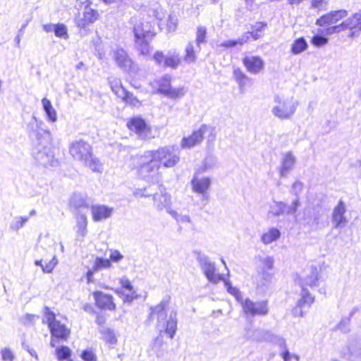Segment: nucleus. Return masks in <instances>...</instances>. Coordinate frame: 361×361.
Wrapping results in <instances>:
<instances>
[{"label":"nucleus","instance_id":"obj_1","mask_svg":"<svg viewBox=\"0 0 361 361\" xmlns=\"http://www.w3.org/2000/svg\"><path fill=\"white\" fill-rule=\"evenodd\" d=\"M44 123L38 120L35 116H32L28 123V130L36 134V137L39 142L37 152L35 157L37 161L45 167L55 166L56 161L54 159L49 147L51 133L47 129H42Z\"/></svg>","mask_w":361,"mask_h":361},{"label":"nucleus","instance_id":"obj_2","mask_svg":"<svg viewBox=\"0 0 361 361\" xmlns=\"http://www.w3.org/2000/svg\"><path fill=\"white\" fill-rule=\"evenodd\" d=\"M168 305L167 300H162L160 303L150 308L151 312L149 319L157 316V328L160 332L165 331L171 338H173L177 329V314L176 312H171L169 318L166 319L165 309Z\"/></svg>","mask_w":361,"mask_h":361},{"label":"nucleus","instance_id":"obj_3","mask_svg":"<svg viewBox=\"0 0 361 361\" xmlns=\"http://www.w3.org/2000/svg\"><path fill=\"white\" fill-rule=\"evenodd\" d=\"M298 102L293 97L276 94L271 106V114L279 120L288 121L293 118Z\"/></svg>","mask_w":361,"mask_h":361},{"label":"nucleus","instance_id":"obj_4","mask_svg":"<svg viewBox=\"0 0 361 361\" xmlns=\"http://www.w3.org/2000/svg\"><path fill=\"white\" fill-rule=\"evenodd\" d=\"M43 312V323L48 325L51 336L50 345L55 347L58 341H66L70 336V329L57 320L54 312L48 307H44Z\"/></svg>","mask_w":361,"mask_h":361},{"label":"nucleus","instance_id":"obj_5","mask_svg":"<svg viewBox=\"0 0 361 361\" xmlns=\"http://www.w3.org/2000/svg\"><path fill=\"white\" fill-rule=\"evenodd\" d=\"M197 259L201 269L209 282L217 283L223 281L228 292L239 300L240 291L236 288L233 287L231 282L227 281L223 274L216 273V269L214 262L207 256L200 253L197 254Z\"/></svg>","mask_w":361,"mask_h":361},{"label":"nucleus","instance_id":"obj_6","mask_svg":"<svg viewBox=\"0 0 361 361\" xmlns=\"http://www.w3.org/2000/svg\"><path fill=\"white\" fill-rule=\"evenodd\" d=\"M160 164L155 160L152 152L146 151L137 159V169L139 176L149 181L157 180L159 177Z\"/></svg>","mask_w":361,"mask_h":361},{"label":"nucleus","instance_id":"obj_7","mask_svg":"<svg viewBox=\"0 0 361 361\" xmlns=\"http://www.w3.org/2000/svg\"><path fill=\"white\" fill-rule=\"evenodd\" d=\"M150 152L158 164L166 168L175 166L180 160V152L176 146H166Z\"/></svg>","mask_w":361,"mask_h":361},{"label":"nucleus","instance_id":"obj_8","mask_svg":"<svg viewBox=\"0 0 361 361\" xmlns=\"http://www.w3.org/2000/svg\"><path fill=\"white\" fill-rule=\"evenodd\" d=\"M171 76L165 75L164 76L154 80L151 85L153 87H157V92L166 96L170 99H177L183 97L185 92L183 88H172L171 87Z\"/></svg>","mask_w":361,"mask_h":361},{"label":"nucleus","instance_id":"obj_9","mask_svg":"<svg viewBox=\"0 0 361 361\" xmlns=\"http://www.w3.org/2000/svg\"><path fill=\"white\" fill-rule=\"evenodd\" d=\"M240 302L243 311L247 317L264 316L269 312L268 304L266 300L253 302L249 298L243 300L241 293H240L239 300Z\"/></svg>","mask_w":361,"mask_h":361},{"label":"nucleus","instance_id":"obj_10","mask_svg":"<svg viewBox=\"0 0 361 361\" xmlns=\"http://www.w3.org/2000/svg\"><path fill=\"white\" fill-rule=\"evenodd\" d=\"M200 169H197L191 180V188L193 192L201 195L202 200H207L212 179L209 176H202Z\"/></svg>","mask_w":361,"mask_h":361},{"label":"nucleus","instance_id":"obj_11","mask_svg":"<svg viewBox=\"0 0 361 361\" xmlns=\"http://www.w3.org/2000/svg\"><path fill=\"white\" fill-rule=\"evenodd\" d=\"M322 280V267L320 264L311 265L304 271L303 276L301 278V286L317 288Z\"/></svg>","mask_w":361,"mask_h":361},{"label":"nucleus","instance_id":"obj_12","mask_svg":"<svg viewBox=\"0 0 361 361\" xmlns=\"http://www.w3.org/2000/svg\"><path fill=\"white\" fill-rule=\"evenodd\" d=\"M69 152L74 159L82 163L91 157L92 154V147L82 140L73 142L70 145Z\"/></svg>","mask_w":361,"mask_h":361},{"label":"nucleus","instance_id":"obj_13","mask_svg":"<svg viewBox=\"0 0 361 361\" xmlns=\"http://www.w3.org/2000/svg\"><path fill=\"white\" fill-rule=\"evenodd\" d=\"M127 126L130 130L135 132L141 139L147 140L152 137L149 126L141 117L135 116L130 118L127 122Z\"/></svg>","mask_w":361,"mask_h":361},{"label":"nucleus","instance_id":"obj_14","mask_svg":"<svg viewBox=\"0 0 361 361\" xmlns=\"http://www.w3.org/2000/svg\"><path fill=\"white\" fill-rule=\"evenodd\" d=\"M300 295V298L297 302V305L293 310V314L295 317H303L305 314V312L303 311V309L310 307L313 304L314 302V296L304 286H302Z\"/></svg>","mask_w":361,"mask_h":361},{"label":"nucleus","instance_id":"obj_15","mask_svg":"<svg viewBox=\"0 0 361 361\" xmlns=\"http://www.w3.org/2000/svg\"><path fill=\"white\" fill-rule=\"evenodd\" d=\"M207 130L206 125H202L197 130H194L191 135L184 137L180 141V147L183 149H190L199 145L204 139Z\"/></svg>","mask_w":361,"mask_h":361},{"label":"nucleus","instance_id":"obj_16","mask_svg":"<svg viewBox=\"0 0 361 361\" xmlns=\"http://www.w3.org/2000/svg\"><path fill=\"white\" fill-rule=\"evenodd\" d=\"M132 21L135 23L133 32L136 38V43H138L139 40H144L154 36L153 27L150 23L142 20L136 21L135 18H132Z\"/></svg>","mask_w":361,"mask_h":361},{"label":"nucleus","instance_id":"obj_17","mask_svg":"<svg viewBox=\"0 0 361 361\" xmlns=\"http://www.w3.org/2000/svg\"><path fill=\"white\" fill-rule=\"evenodd\" d=\"M341 23L344 31L347 30L350 31V37H357L361 31V10L343 20Z\"/></svg>","mask_w":361,"mask_h":361},{"label":"nucleus","instance_id":"obj_18","mask_svg":"<svg viewBox=\"0 0 361 361\" xmlns=\"http://www.w3.org/2000/svg\"><path fill=\"white\" fill-rule=\"evenodd\" d=\"M347 16L348 11L345 9L331 11L317 19L316 25L320 27H324L326 25L336 24Z\"/></svg>","mask_w":361,"mask_h":361},{"label":"nucleus","instance_id":"obj_19","mask_svg":"<svg viewBox=\"0 0 361 361\" xmlns=\"http://www.w3.org/2000/svg\"><path fill=\"white\" fill-rule=\"evenodd\" d=\"M99 18L98 11L87 6L84 8L82 17H78L75 21L77 26L80 28H86L95 23Z\"/></svg>","mask_w":361,"mask_h":361},{"label":"nucleus","instance_id":"obj_20","mask_svg":"<svg viewBox=\"0 0 361 361\" xmlns=\"http://www.w3.org/2000/svg\"><path fill=\"white\" fill-rule=\"evenodd\" d=\"M345 204L343 201L340 200L337 205L334 208L332 212L331 221L334 228L343 227L347 224L348 220L345 216Z\"/></svg>","mask_w":361,"mask_h":361},{"label":"nucleus","instance_id":"obj_21","mask_svg":"<svg viewBox=\"0 0 361 361\" xmlns=\"http://www.w3.org/2000/svg\"><path fill=\"white\" fill-rule=\"evenodd\" d=\"M120 283L121 288L116 289L115 292L123 298L125 302H131L136 296L130 281L126 277H123L120 279Z\"/></svg>","mask_w":361,"mask_h":361},{"label":"nucleus","instance_id":"obj_22","mask_svg":"<svg viewBox=\"0 0 361 361\" xmlns=\"http://www.w3.org/2000/svg\"><path fill=\"white\" fill-rule=\"evenodd\" d=\"M243 63L252 74H257L264 68V61L258 56H246L243 59Z\"/></svg>","mask_w":361,"mask_h":361},{"label":"nucleus","instance_id":"obj_23","mask_svg":"<svg viewBox=\"0 0 361 361\" xmlns=\"http://www.w3.org/2000/svg\"><path fill=\"white\" fill-rule=\"evenodd\" d=\"M296 157L291 152L283 154L281 159L279 173L281 177H287L288 173L294 169L296 163Z\"/></svg>","mask_w":361,"mask_h":361},{"label":"nucleus","instance_id":"obj_24","mask_svg":"<svg viewBox=\"0 0 361 361\" xmlns=\"http://www.w3.org/2000/svg\"><path fill=\"white\" fill-rule=\"evenodd\" d=\"M114 208L104 204H95L91 207L92 219L94 221H101L110 218L114 213Z\"/></svg>","mask_w":361,"mask_h":361},{"label":"nucleus","instance_id":"obj_25","mask_svg":"<svg viewBox=\"0 0 361 361\" xmlns=\"http://www.w3.org/2000/svg\"><path fill=\"white\" fill-rule=\"evenodd\" d=\"M266 336H267V339H269L270 341L277 344L279 347L283 348V350H285L286 349H288L286 341L283 338H282L279 336L271 334L267 331H262L260 329L255 330L254 335H253V339L256 340V341H259V340L262 339L264 337L265 338Z\"/></svg>","mask_w":361,"mask_h":361},{"label":"nucleus","instance_id":"obj_26","mask_svg":"<svg viewBox=\"0 0 361 361\" xmlns=\"http://www.w3.org/2000/svg\"><path fill=\"white\" fill-rule=\"evenodd\" d=\"M94 297L98 307L109 310H115L116 305L111 295L97 291L94 293Z\"/></svg>","mask_w":361,"mask_h":361},{"label":"nucleus","instance_id":"obj_27","mask_svg":"<svg viewBox=\"0 0 361 361\" xmlns=\"http://www.w3.org/2000/svg\"><path fill=\"white\" fill-rule=\"evenodd\" d=\"M114 58L116 64L121 68L126 70L131 66V59L129 58L126 51L122 48H116L114 51Z\"/></svg>","mask_w":361,"mask_h":361},{"label":"nucleus","instance_id":"obj_28","mask_svg":"<svg viewBox=\"0 0 361 361\" xmlns=\"http://www.w3.org/2000/svg\"><path fill=\"white\" fill-rule=\"evenodd\" d=\"M200 49V46L195 44L192 41L189 42L185 49L184 61L187 63H195Z\"/></svg>","mask_w":361,"mask_h":361},{"label":"nucleus","instance_id":"obj_29","mask_svg":"<svg viewBox=\"0 0 361 361\" xmlns=\"http://www.w3.org/2000/svg\"><path fill=\"white\" fill-rule=\"evenodd\" d=\"M154 205L159 210L167 208L171 204L170 195L165 191L160 190L153 195Z\"/></svg>","mask_w":361,"mask_h":361},{"label":"nucleus","instance_id":"obj_30","mask_svg":"<svg viewBox=\"0 0 361 361\" xmlns=\"http://www.w3.org/2000/svg\"><path fill=\"white\" fill-rule=\"evenodd\" d=\"M272 276L273 274L269 271L259 270L253 276V281L258 287L266 286L271 282Z\"/></svg>","mask_w":361,"mask_h":361},{"label":"nucleus","instance_id":"obj_31","mask_svg":"<svg viewBox=\"0 0 361 361\" xmlns=\"http://www.w3.org/2000/svg\"><path fill=\"white\" fill-rule=\"evenodd\" d=\"M180 62L181 59L179 53L176 50H171L168 51L167 54L166 55L164 66L176 69L180 65Z\"/></svg>","mask_w":361,"mask_h":361},{"label":"nucleus","instance_id":"obj_32","mask_svg":"<svg viewBox=\"0 0 361 361\" xmlns=\"http://www.w3.org/2000/svg\"><path fill=\"white\" fill-rule=\"evenodd\" d=\"M87 219L85 214H80L77 216L76 224V238L80 240L87 234Z\"/></svg>","mask_w":361,"mask_h":361},{"label":"nucleus","instance_id":"obj_33","mask_svg":"<svg viewBox=\"0 0 361 361\" xmlns=\"http://www.w3.org/2000/svg\"><path fill=\"white\" fill-rule=\"evenodd\" d=\"M148 14L158 20L159 26L161 25V22L166 18V16L168 15L166 11L159 4L154 5L149 8Z\"/></svg>","mask_w":361,"mask_h":361},{"label":"nucleus","instance_id":"obj_34","mask_svg":"<svg viewBox=\"0 0 361 361\" xmlns=\"http://www.w3.org/2000/svg\"><path fill=\"white\" fill-rule=\"evenodd\" d=\"M233 77L238 84L241 92H245L247 83L251 82V79L247 77L240 68H235L233 71Z\"/></svg>","mask_w":361,"mask_h":361},{"label":"nucleus","instance_id":"obj_35","mask_svg":"<svg viewBox=\"0 0 361 361\" xmlns=\"http://www.w3.org/2000/svg\"><path fill=\"white\" fill-rule=\"evenodd\" d=\"M42 104L48 121L52 123L56 122L57 120V114L51 102L47 98H43L42 100Z\"/></svg>","mask_w":361,"mask_h":361},{"label":"nucleus","instance_id":"obj_36","mask_svg":"<svg viewBox=\"0 0 361 361\" xmlns=\"http://www.w3.org/2000/svg\"><path fill=\"white\" fill-rule=\"evenodd\" d=\"M281 232L276 228H271L261 238L264 244L268 245L279 238Z\"/></svg>","mask_w":361,"mask_h":361},{"label":"nucleus","instance_id":"obj_37","mask_svg":"<svg viewBox=\"0 0 361 361\" xmlns=\"http://www.w3.org/2000/svg\"><path fill=\"white\" fill-rule=\"evenodd\" d=\"M286 204L282 201H274L270 205L269 213L278 217L286 214Z\"/></svg>","mask_w":361,"mask_h":361},{"label":"nucleus","instance_id":"obj_38","mask_svg":"<svg viewBox=\"0 0 361 361\" xmlns=\"http://www.w3.org/2000/svg\"><path fill=\"white\" fill-rule=\"evenodd\" d=\"M109 85L111 90L114 92V94L118 97H121L125 95L126 89L123 87L121 81L120 79L116 78H109Z\"/></svg>","mask_w":361,"mask_h":361},{"label":"nucleus","instance_id":"obj_39","mask_svg":"<svg viewBox=\"0 0 361 361\" xmlns=\"http://www.w3.org/2000/svg\"><path fill=\"white\" fill-rule=\"evenodd\" d=\"M217 157L212 154H208L198 169H200V172L203 173L214 169L217 166Z\"/></svg>","mask_w":361,"mask_h":361},{"label":"nucleus","instance_id":"obj_40","mask_svg":"<svg viewBox=\"0 0 361 361\" xmlns=\"http://www.w3.org/2000/svg\"><path fill=\"white\" fill-rule=\"evenodd\" d=\"M100 334L102 335V338L106 343L116 344L117 343L116 336L112 329L108 327H102L99 329Z\"/></svg>","mask_w":361,"mask_h":361},{"label":"nucleus","instance_id":"obj_41","mask_svg":"<svg viewBox=\"0 0 361 361\" xmlns=\"http://www.w3.org/2000/svg\"><path fill=\"white\" fill-rule=\"evenodd\" d=\"M267 27V23L262 22H257L254 25H252V31L248 32L249 37L250 35L254 39H257L261 38L263 36V31L264 28Z\"/></svg>","mask_w":361,"mask_h":361},{"label":"nucleus","instance_id":"obj_42","mask_svg":"<svg viewBox=\"0 0 361 361\" xmlns=\"http://www.w3.org/2000/svg\"><path fill=\"white\" fill-rule=\"evenodd\" d=\"M249 40V33H245L243 36L235 40H226L218 44V47H224L226 48L233 47L237 44L243 45Z\"/></svg>","mask_w":361,"mask_h":361},{"label":"nucleus","instance_id":"obj_43","mask_svg":"<svg viewBox=\"0 0 361 361\" xmlns=\"http://www.w3.org/2000/svg\"><path fill=\"white\" fill-rule=\"evenodd\" d=\"M83 164L90 169L92 171L102 172V164L97 158L94 157L92 154L91 157L87 158V160L83 162Z\"/></svg>","mask_w":361,"mask_h":361},{"label":"nucleus","instance_id":"obj_44","mask_svg":"<svg viewBox=\"0 0 361 361\" xmlns=\"http://www.w3.org/2000/svg\"><path fill=\"white\" fill-rule=\"evenodd\" d=\"M307 48V44L303 37L295 39L291 46V52L293 54H298Z\"/></svg>","mask_w":361,"mask_h":361},{"label":"nucleus","instance_id":"obj_45","mask_svg":"<svg viewBox=\"0 0 361 361\" xmlns=\"http://www.w3.org/2000/svg\"><path fill=\"white\" fill-rule=\"evenodd\" d=\"M302 221V224L304 227H307L311 229H316L319 224V217L317 214H314L310 216L304 218Z\"/></svg>","mask_w":361,"mask_h":361},{"label":"nucleus","instance_id":"obj_46","mask_svg":"<svg viewBox=\"0 0 361 361\" xmlns=\"http://www.w3.org/2000/svg\"><path fill=\"white\" fill-rule=\"evenodd\" d=\"M300 205L301 202L300 197H295L289 205L286 204V214L289 216H294L295 220L298 221L296 212Z\"/></svg>","mask_w":361,"mask_h":361},{"label":"nucleus","instance_id":"obj_47","mask_svg":"<svg viewBox=\"0 0 361 361\" xmlns=\"http://www.w3.org/2000/svg\"><path fill=\"white\" fill-rule=\"evenodd\" d=\"M27 216H18L15 218L10 224V228L12 231H17L22 228L28 221Z\"/></svg>","mask_w":361,"mask_h":361},{"label":"nucleus","instance_id":"obj_48","mask_svg":"<svg viewBox=\"0 0 361 361\" xmlns=\"http://www.w3.org/2000/svg\"><path fill=\"white\" fill-rule=\"evenodd\" d=\"M127 104H129L132 106H140L141 105V102L140 100L135 97L132 93L126 91L125 95L121 97Z\"/></svg>","mask_w":361,"mask_h":361},{"label":"nucleus","instance_id":"obj_49","mask_svg":"<svg viewBox=\"0 0 361 361\" xmlns=\"http://www.w3.org/2000/svg\"><path fill=\"white\" fill-rule=\"evenodd\" d=\"M207 28L204 26H198L196 32L195 44L200 46V44L206 42Z\"/></svg>","mask_w":361,"mask_h":361},{"label":"nucleus","instance_id":"obj_50","mask_svg":"<svg viewBox=\"0 0 361 361\" xmlns=\"http://www.w3.org/2000/svg\"><path fill=\"white\" fill-rule=\"evenodd\" d=\"M111 267V262L109 259H104L97 257L94 261V264L92 267L94 271H99L102 269H107Z\"/></svg>","mask_w":361,"mask_h":361},{"label":"nucleus","instance_id":"obj_51","mask_svg":"<svg viewBox=\"0 0 361 361\" xmlns=\"http://www.w3.org/2000/svg\"><path fill=\"white\" fill-rule=\"evenodd\" d=\"M56 354L59 361L69 358L71 355V350L67 346H61L56 349Z\"/></svg>","mask_w":361,"mask_h":361},{"label":"nucleus","instance_id":"obj_52","mask_svg":"<svg viewBox=\"0 0 361 361\" xmlns=\"http://www.w3.org/2000/svg\"><path fill=\"white\" fill-rule=\"evenodd\" d=\"M54 34L57 37L63 39H68V37L67 27L63 24H56Z\"/></svg>","mask_w":361,"mask_h":361},{"label":"nucleus","instance_id":"obj_53","mask_svg":"<svg viewBox=\"0 0 361 361\" xmlns=\"http://www.w3.org/2000/svg\"><path fill=\"white\" fill-rule=\"evenodd\" d=\"M169 212L179 224L191 223V219L189 215L180 214L173 210H170Z\"/></svg>","mask_w":361,"mask_h":361},{"label":"nucleus","instance_id":"obj_54","mask_svg":"<svg viewBox=\"0 0 361 361\" xmlns=\"http://www.w3.org/2000/svg\"><path fill=\"white\" fill-rule=\"evenodd\" d=\"M350 351L352 361H361V344L352 345Z\"/></svg>","mask_w":361,"mask_h":361},{"label":"nucleus","instance_id":"obj_55","mask_svg":"<svg viewBox=\"0 0 361 361\" xmlns=\"http://www.w3.org/2000/svg\"><path fill=\"white\" fill-rule=\"evenodd\" d=\"M153 195L154 194L150 190V187L137 188L133 192V195L136 198L148 197Z\"/></svg>","mask_w":361,"mask_h":361},{"label":"nucleus","instance_id":"obj_56","mask_svg":"<svg viewBox=\"0 0 361 361\" xmlns=\"http://www.w3.org/2000/svg\"><path fill=\"white\" fill-rule=\"evenodd\" d=\"M304 185L300 180H295L290 189V192L295 197H298L303 190Z\"/></svg>","mask_w":361,"mask_h":361},{"label":"nucleus","instance_id":"obj_57","mask_svg":"<svg viewBox=\"0 0 361 361\" xmlns=\"http://www.w3.org/2000/svg\"><path fill=\"white\" fill-rule=\"evenodd\" d=\"M166 27L169 32H174L177 27V18L175 16H166Z\"/></svg>","mask_w":361,"mask_h":361},{"label":"nucleus","instance_id":"obj_58","mask_svg":"<svg viewBox=\"0 0 361 361\" xmlns=\"http://www.w3.org/2000/svg\"><path fill=\"white\" fill-rule=\"evenodd\" d=\"M1 355L3 361H13L14 353L9 348H4L1 350Z\"/></svg>","mask_w":361,"mask_h":361},{"label":"nucleus","instance_id":"obj_59","mask_svg":"<svg viewBox=\"0 0 361 361\" xmlns=\"http://www.w3.org/2000/svg\"><path fill=\"white\" fill-rule=\"evenodd\" d=\"M139 47V50L140 54L143 56H147L149 54L151 51V47L149 44L147 42L146 39L139 40V42L137 43Z\"/></svg>","mask_w":361,"mask_h":361},{"label":"nucleus","instance_id":"obj_60","mask_svg":"<svg viewBox=\"0 0 361 361\" xmlns=\"http://www.w3.org/2000/svg\"><path fill=\"white\" fill-rule=\"evenodd\" d=\"M326 0H311V6L318 11H323L326 8Z\"/></svg>","mask_w":361,"mask_h":361},{"label":"nucleus","instance_id":"obj_61","mask_svg":"<svg viewBox=\"0 0 361 361\" xmlns=\"http://www.w3.org/2000/svg\"><path fill=\"white\" fill-rule=\"evenodd\" d=\"M58 264V260L56 257H53L51 260H50L46 265H42V269L44 272L51 273L53 269L55 268L56 264Z\"/></svg>","mask_w":361,"mask_h":361},{"label":"nucleus","instance_id":"obj_62","mask_svg":"<svg viewBox=\"0 0 361 361\" xmlns=\"http://www.w3.org/2000/svg\"><path fill=\"white\" fill-rule=\"evenodd\" d=\"M327 42L328 39L320 35H316L312 38V43L316 47H322Z\"/></svg>","mask_w":361,"mask_h":361},{"label":"nucleus","instance_id":"obj_63","mask_svg":"<svg viewBox=\"0 0 361 361\" xmlns=\"http://www.w3.org/2000/svg\"><path fill=\"white\" fill-rule=\"evenodd\" d=\"M165 59L166 56L162 51H157L153 56V59L160 66H164Z\"/></svg>","mask_w":361,"mask_h":361},{"label":"nucleus","instance_id":"obj_64","mask_svg":"<svg viewBox=\"0 0 361 361\" xmlns=\"http://www.w3.org/2000/svg\"><path fill=\"white\" fill-rule=\"evenodd\" d=\"M81 357L85 361H96V356L91 350H85L82 352Z\"/></svg>","mask_w":361,"mask_h":361}]
</instances>
